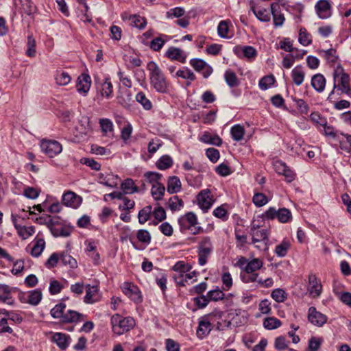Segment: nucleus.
Listing matches in <instances>:
<instances>
[{"label":"nucleus","instance_id":"obj_1","mask_svg":"<svg viewBox=\"0 0 351 351\" xmlns=\"http://www.w3.org/2000/svg\"><path fill=\"white\" fill-rule=\"evenodd\" d=\"M151 86L158 93L166 94L170 90V83L158 64L150 61L147 64Z\"/></svg>","mask_w":351,"mask_h":351},{"label":"nucleus","instance_id":"obj_2","mask_svg":"<svg viewBox=\"0 0 351 351\" xmlns=\"http://www.w3.org/2000/svg\"><path fill=\"white\" fill-rule=\"evenodd\" d=\"M110 324L112 332L117 335H121L134 327L135 321L131 317H124L119 314H114L111 317Z\"/></svg>","mask_w":351,"mask_h":351},{"label":"nucleus","instance_id":"obj_3","mask_svg":"<svg viewBox=\"0 0 351 351\" xmlns=\"http://www.w3.org/2000/svg\"><path fill=\"white\" fill-rule=\"evenodd\" d=\"M263 266L261 259L255 258L251 259L245 267V271L241 273V279L244 283H251L258 280L259 277L256 272Z\"/></svg>","mask_w":351,"mask_h":351},{"label":"nucleus","instance_id":"obj_4","mask_svg":"<svg viewBox=\"0 0 351 351\" xmlns=\"http://www.w3.org/2000/svg\"><path fill=\"white\" fill-rule=\"evenodd\" d=\"M178 222L181 232L191 230L193 234H197L203 232V228L201 226H196L197 224V217L193 212H188L180 216Z\"/></svg>","mask_w":351,"mask_h":351},{"label":"nucleus","instance_id":"obj_5","mask_svg":"<svg viewBox=\"0 0 351 351\" xmlns=\"http://www.w3.org/2000/svg\"><path fill=\"white\" fill-rule=\"evenodd\" d=\"M214 250V246L211 238L204 236L200 238L197 245L198 264L201 266L205 265L208 258Z\"/></svg>","mask_w":351,"mask_h":351},{"label":"nucleus","instance_id":"obj_6","mask_svg":"<svg viewBox=\"0 0 351 351\" xmlns=\"http://www.w3.org/2000/svg\"><path fill=\"white\" fill-rule=\"evenodd\" d=\"M40 147L42 152L49 158L55 157L62 151V145L55 140L43 139L40 141Z\"/></svg>","mask_w":351,"mask_h":351},{"label":"nucleus","instance_id":"obj_7","mask_svg":"<svg viewBox=\"0 0 351 351\" xmlns=\"http://www.w3.org/2000/svg\"><path fill=\"white\" fill-rule=\"evenodd\" d=\"M123 293L134 302L138 304L143 300L138 287L133 283L125 282L121 286Z\"/></svg>","mask_w":351,"mask_h":351},{"label":"nucleus","instance_id":"obj_8","mask_svg":"<svg viewBox=\"0 0 351 351\" xmlns=\"http://www.w3.org/2000/svg\"><path fill=\"white\" fill-rule=\"evenodd\" d=\"M349 76L343 73H338L335 71L334 73V88L335 90L337 88L343 93L348 94L350 91L349 86ZM334 93V90L331 92L330 96Z\"/></svg>","mask_w":351,"mask_h":351},{"label":"nucleus","instance_id":"obj_9","mask_svg":"<svg viewBox=\"0 0 351 351\" xmlns=\"http://www.w3.org/2000/svg\"><path fill=\"white\" fill-rule=\"evenodd\" d=\"M197 203L199 208L206 213L212 206L214 200L209 190H202L197 195Z\"/></svg>","mask_w":351,"mask_h":351},{"label":"nucleus","instance_id":"obj_10","mask_svg":"<svg viewBox=\"0 0 351 351\" xmlns=\"http://www.w3.org/2000/svg\"><path fill=\"white\" fill-rule=\"evenodd\" d=\"M308 291L313 298H318L322 293V285L315 274H311L308 276Z\"/></svg>","mask_w":351,"mask_h":351},{"label":"nucleus","instance_id":"obj_11","mask_svg":"<svg viewBox=\"0 0 351 351\" xmlns=\"http://www.w3.org/2000/svg\"><path fill=\"white\" fill-rule=\"evenodd\" d=\"M234 53L240 58H247L248 60L254 59L257 56V51L252 46H239L234 47Z\"/></svg>","mask_w":351,"mask_h":351},{"label":"nucleus","instance_id":"obj_12","mask_svg":"<svg viewBox=\"0 0 351 351\" xmlns=\"http://www.w3.org/2000/svg\"><path fill=\"white\" fill-rule=\"evenodd\" d=\"M62 202L66 206L77 208L82 204V199L74 192L68 191L63 194Z\"/></svg>","mask_w":351,"mask_h":351},{"label":"nucleus","instance_id":"obj_13","mask_svg":"<svg viewBox=\"0 0 351 351\" xmlns=\"http://www.w3.org/2000/svg\"><path fill=\"white\" fill-rule=\"evenodd\" d=\"M316 13L322 19H326L332 15V7L329 1H317L315 6Z\"/></svg>","mask_w":351,"mask_h":351},{"label":"nucleus","instance_id":"obj_14","mask_svg":"<svg viewBox=\"0 0 351 351\" xmlns=\"http://www.w3.org/2000/svg\"><path fill=\"white\" fill-rule=\"evenodd\" d=\"M308 318L313 324L317 326H323L327 321L326 316L317 311L315 307L309 308Z\"/></svg>","mask_w":351,"mask_h":351},{"label":"nucleus","instance_id":"obj_15","mask_svg":"<svg viewBox=\"0 0 351 351\" xmlns=\"http://www.w3.org/2000/svg\"><path fill=\"white\" fill-rule=\"evenodd\" d=\"M15 288L9 287L7 285L0 284V302L12 305L14 300L12 296V293L15 291Z\"/></svg>","mask_w":351,"mask_h":351},{"label":"nucleus","instance_id":"obj_16","mask_svg":"<svg viewBox=\"0 0 351 351\" xmlns=\"http://www.w3.org/2000/svg\"><path fill=\"white\" fill-rule=\"evenodd\" d=\"M165 56L171 60H176L181 63H185L186 60V55L180 48L171 47H169L166 53Z\"/></svg>","mask_w":351,"mask_h":351},{"label":"nucleus","instance_id":"obj_17","mask_svg":"<svg viewBox=\"0 0 351 351\" xmlns=\"http://www.w3.org/2000/svg\"><path fill=\"white\" fill-rule=\"evenodd\" d=\"M97 88L103 97L109 99L112 97L113 86L109 77H106L104 81L99 83Z\"/></svg>","mask_w":351,"mask_h":351},{"label":"nucleus","instance_id":"obj_18","mask_svg":"<svg viewBox=\"0 0 351 351\" xmlns=\"http://www.w3.org/2000/svg\"><path fill=\"white\" fill-rule=\"evenodd\" d=\"M90 77L88 74L82 73L77 78L76 85L77 92L86 95L90 89Z\"/></svg>","mask_w":351,"mask_h":351},{"label":"nucleus","instance_id":"obj_19","mask_svg":"<svg viewBox=\"0 0 351 351\" xmlns=\"http://www.w3.org/2000/svg\"><path fill=\"white\" fill-rule=\"evenodd\" d=\"M251 234L252 235V243H256L261 241H265L268 239V231L267 229H258L254 225L251 228Z\"/></svg>","mask_w":351,"mask_h":351},{"label":"nucleus","instance_id":"obj_20","mask_svg":"<svg viewBox=\"0 0 351 351\" xmlns=\"http://www.w3.org/2000/svg\"><path fill=\"white\" fill-rule=\"evenodd\" d=\"M199 140L204 143L220 146L222 144L221 138L216 134H212L208 132H204Z\"/></svg>","mask_w":351,"mask_h":351},{"label":"nucleus","instance_id":"obj_21","mask_svg":"<svg viewBox=\"0 0 351 351\" xmlns=\"http://www.w3.org/2000/svg\"><path fill=\"white\" fill-rule=\"evenodd\" d=\"M251 10L256 18L262 22H268L271 19V9L252 6Z\"/></svg>","mask_w":351,"mask_h":351},{"label":"nucleus","instance_id":"obj_22","mask_svg":"<svg viewBox=\"0 0 351 351\" xmlns=\"http://www.w3.org/2000/svg\"><path fill=\"white\" fill-rule=\"evenodd\" d=\"M85 315L77 311L68 310L62 319V323H77L84 319Z\"/></svg>","mask_w":351,"mask_h":351},{"label":"nucleus","instance_id":"obj_23","mask_svg":"<svg viewBox=\"0 0 351 351\" xmlns=\"http://www.w3.org/2000/svg\"><path fill=\"white\" fill-rule=\"evenodd\" d=\"M305 71L302 65H298L291 71V77L293 83L296 86H300L305 77Z\"/></svg>","mask_w":351,"mask_h":351},{"label":"nucleus","instance_id":"obj_24","mask_svg":"<svg viewBox=\"0 0 351 351\" xmlns=\"http://www.w3.org/2000/svg\"><path fill=\"white\" fill-rule=\"evenodd\" d=\"M99 291L97 286L86 285V295L84 298V302L86 304H93L97 301L96 295Z\"/></svg>","mask_w":351,"mask_h":351},{"label":"nucleus","instance_id":"obj_25","mask_svg":"<svg viewBox=\"0 0 351 351\" xmlns=\"http://www.w3.org/2000/svg\"><path fill=\"white\" fill-rule=\"evenodd\" d=\"M311 86L318 93H322L326 86V79L322 74L317 73L311 78Z\"/></svg>","mask_w":351,"mask_h":351},{"label":"nucleus","instance_id":"obj_26","mask_svg":"<svg viewBox=\"0 0 351 351\" xmlns=\"http://www.w3.org/2000/svg\"><path fill=\"white\" fill-rule=\"evenodd\" d=\"M271 14L273 16L274 25L276 27H280L285 22V17L282 14L278 11L279 5L277 3H273L270 5Z\"/></svg>","mask_w":351,"mask_h":351},{"label":"nucleus","instance_id":"obj_27","mask_svg":"<svg viewBox=\"0 0 351 351\" xmlns=\"http://www.w3.org/2000/svg\"><path fill=\"white\" fill-rule=\"evenodd\" d=\"M211 331V324L208 320L202 319L199 322L197 330V335L199 338L203 339Z\"/></svg>","mask_w":351,"mask_h":351},{"label":"nucleus","instance_id":"obj_28","mask_svg":"<svg viewBox=\"0 0 351 351\" xmlns=\"http://www.w3.org/2000/svg\"><path fill=\"white\" fill-rule=\"evenodd\" d=\"M42 292L39 289H35L28 292L25 295V300L29 304L38 305L42 300Z\"/></svg>","mask_w":351,"mask_h":351},{"label":"nucleus","instance_id":"obj_29","mask_svg":"<svg viewBox=\"0 0 351 351\" xmlns=\"http://www.w3.org/2000/svg\"><path fill=\"white\" fill-rule=\"evenodd\" d=\"M13 330L9 326L7 317V311L5 309H0V333L8 332L12 333Z\"/></svg>","mask_w":351,"mask_h":351},{"label":"nucleus","instance_id":"obj_30","mask_svg":"<svg viewBox=\"0 0 351 351\" xmlns=\"http://www.w3.org/2000/svg\"><path fill=\"white\" fill-rule=\"evenodd\" d=\"M121 189L124 194H133L139 191L138 187L135 185L134 180L130 178H128L122 182Z\"/></svg>","mask_w":351,"mask_h":351},{"label":"nucleus","instance_id":"obj_31","mask_svg":"<svg viewBox=\"0 0 351 351\" xmlns=\"http://www.w3.org/2000/svg\"><path fill=\"white\" fill-rule=\"evenodd\" d=\"M231 22L229 20L221 21L217 26L218 36L222 38H228L230 32V25Z\"/></svg>","mask_w":351,"mask_h":351},{"label":"nucleus","instance_id":"obj_32","mask_svg":"<svg viewBox=\"0 0 351 351\" xmlns=\"http://www.w3.org/2000/svg\"><path fill=\"white\" fill-rule=\"evenodd\" d=\"M45 247V241L43 238H39L38 235L34 239V244L31 251V254L34 257H38L42 254Z\"/></svg>","mask_w":351,"mask_h":351},{"label":"nucleus","instance_id":"obj_33","mask_svg":"<svg viewBox=\"0 0 351 351\" xmlns=\"http://www.w3.org/2000/svg\"><path fill=\"white\" fill-rule=\"evenodd\" d=\"M181 189V182L177 176L170 177L167 182V192L173 194L179 192Z\"/></svg>","mask_w":351,"mask_h":351},{"label":"nucleus","instance_id":"obj_34","mask_svg":"<svg viewBox=\"0 0 351 351\" xmlns=\"http://www.w3.org/2000/svg\"><path fill=\"white\" fill-rule=\"evenodd\" d=\"M52 340L61 349H66L69 346V337L61 332H56L53 335Z\"/></svg>","mask_w":351,"mask_h":351},{"label":"nucleus","instance_id":"obj_35","mask_svg":"<svg viewBox=\"0 0 351 351\" xmlns=\"http://www.w3.org/2000/svg\"><path fill=\"white\" fill-rule=\"evenodd\" d=\"M55 80L57 84L66 86L71 82V77L67 72L57 71L55 75Z\"/></svg>","mask_w":351,"mask_h":351},{"label":"nucleus","instance_id":"obj_36","mask_svg":"<svg viewBox=\"0 0 351 351\" xmlns=\"http://www.w3.org/2000/svg\"><path fill=\"white\" fill-rule=\"evenodd\" d=\"M168 36L162 34L154 38L151 42L149 47L154 51H159L167 40Z\"/></svg>","mask_w":351,"mask_h":351},{"label":"nucleus","instance_id":"obj_37","mask_svg":"<svg viewBox=\"0 0 351 351\" xmlns=\"http://www.w3.org/2000/svg\"><path fill=\"white\" fill-rule=\"evenodd\" d=\"M66 307V306L64 302H59L51 310L50 314L53 318L60 319L62 321L65 314Z\"/></svg>","mask_w":351,"mask_h":351},{"label":"nucleus","instance_id":"obj_38","mask_svg":"<svg viewBox=\"0 0 351 351\" xmlns=\"http://www.w3.org/2000/svg\"><path fill=\"white\" fill-rule=\"evenodd\" d=\"M165 192V186L160 183L154 184L151 189L152 197L156 200H160L162 199Z\"/></svg>","mask_w":351,"mask_h":351},{"label":"nucleus","instance_id":"obj_39","mask_svg":"<svg viewBox=\"0 0 351 351\" xmlns=\"http://www.w3.org/2000/svg\"><path fill=\"white\" fill-rule=\"evenodd\" d=\"M230 134L234 141H240L243 138L245 129L240 124L234 125L230 129Z\"/></svg>","mask_w":351,"mask_h":351},{"label":"nucleus","instance_id":"obj_40","mask_svg":"<svg viewBox=\"0 0 351 351\" xmlns=\"http://www.w3.org/2000/svg\"><path fill=\"white\" fill-rule=\"evenodd\" d=\"M168 208L172 211H179L184 206V202L178 196L174 195L167 202Z\"/></svg>","mask_w":351,"mask_h":351},{"label":"nucleus","instance_id":"obj_41","mask_svg":"<svg viewBox=\"0 0 351 351\" xmlns=\"http://www.w3.org/2000/svg\"><path fill=\"white\" fill-rule=\"evenodd\" d=\"M71 232L70 228L64 224V223L56 228H53V230H51V234L56 237H68L71 234Z\"/></svg>","mask_w":351,"mask_h":351},{"label":"nucleus","instance_id":"obj_42","mask_svg":"<svg viewBox=\"0 0 351 351\" xmlns=\"http://www.w3.org/2000/svg\"><path fill=\"white\" fill-rule=\"evenodd\" d=\"M152 213V207L150 205L146 206L141 210H139L138 214L139 223L144 224L145 222H147L149 219Z\"/></svg>","mask_w":351,"mask_h":351},{"label":"nucleus","instance_id":"obj_43","mask_svg":"<svg viewBox=\"0 0 351 351\" xmlns=\"http://www.w3.org/2000/svg\"><path fill=\"white\" fill-rule=\"evenodd\" d=\"M174 77H181L184 80H190L191 82H193L196 79L194 73L188 67H184L182 69L177 71Z\"/></svg>","mask_w":351,"mask_h":351},{"label":"nucleus","instance_id":"obj_44","mask_svg":"<svg viewBox=\"0 0 351 351\" xmlns=\"http://www.w3.org/2000/svg\"><path fill=\"white\" fill-rule=\"evenodd\" d=\"M173 165V160L171 157L168 155H164L160 157L156 162V167L160 170H165L169 169Z\"/></svg>","mask_w":351,"mask_h":351},{"label":"nucleus","instance_id":"obj_45","mask_svg":"<svg viewBox=\"0 0 351 351\" xmlns=\"http://www.w3.org/2000/svg\"><path fill=\"white\" fill-rule=\"evenodd\" d=\"M135 98L136 101L141 104L145 110H149L152 108L151 101L146 97L143 92L141 91L138 93Z\"/></svg>","mask_w":351,"mask_h":351},{"label":"nucleus","instance_id":"obj_46","mask_svg":"<svg viewBox=\"0 0 351 351\" xmlns=\"http://www.w3.org/2000/svg\"><path fill=\"white\" fill-rule=\"evenodd\" d=\"M16 230L18 234L23 239H27L29 237H31L34 232V226H16Z\"/></svg>","mask_w":351,"mask_h":351},{"label":"nucleus","instance_id":"obj_47","mask_svg":"<svg viewBox=\"0 0 351 351\" xmlns=\"http://www.w3.org/2000/svg\"><path fill=\"white\" fill-rule=\"evenodd\" d=\"M298 41L303 46H308L312 43L311 35L304 27H301L300 29Z\"/></svg>","mask_w":351,"mask_h":351},{"label":"nucleus","instance_id":"obj_48","mask_svg":"<svg viewBox=\"0 0 351 351\" xmlns=\"http://www.w3.org/2000/svg\"><path fill=\"white\" fill-rule=\"evenodd\" d=\"M60 261L64 265H69L71 268H75L77 266L76 260L66 252L60 253Z\"/></svg>","mask_w":351,"mask_h":351},{"label":"nucleus","instance_id":"obj_49","mask_svg":"<svg viewBox=\"0 0 351 351\" xmlns=\"http://www.w3.org/2000/svg\"><path fill=\"white\" fill-rule=\"evenodd\" d=\"M291 246L288 241L284 240L280 244L277 245L275 248V253L278 257H284L287 255L288 250Z\"/></svg>","mask_w":351,"mask_h":351},{"label":"nucleus","instance_id":"obj_50","mask_svg":"<svg viewBox=\"0 0 351 351\" xmlns=\"http://www.w3.org/2000/svg\"><path fill=\"white\" fill-rule=\"evenodd\" d=\"M192 266L190 264L186 263L182 261H180L173 266L172 269L176 273L185 274L186 272H189Z\"/></svg>","mask_w":351,"mask_h":351},{"label":"nucleus","instance_id":"obj_51","mask_svg":"<svg viewBox=\"0 0 351 351\" xmlns=\"http://www.w3.org/2000/svg\"><path fill=\"white\" fill-rule=\"evenodd\" d=\"M224 78L227 84L231 88L235 87L239 84L238 79L235 73L231 70L226 71Z\"/></svg>","mask_w":351,"mask_h":351},{"label":"nucleus","instance_id":"obj_52","mask_svg":"<svg viewBox=\"0 0 351 351\" xmlns=\"http://www.w3.org/2000/svg\"><path fill=\"white\" fill-rule=\"evenodd\" d=\"M292 218L291 211L285 208H280L278 210L277 219L281 223H287Z\"/></svg>","mask_w":351,"mask_h":351},{"label":"nucleus","instance_id":"obj_53","mask_svg":"<svg viewBox=\"0 0 351 351\" xmlns=\"http://www.w3.org/2000/svg\"><path fill=\"white\" fill-rule=\"evenodd\" d=\"M263 326L266 329L274 330L281 326V322L274 317H267L264 319Z\"/></svg>","mask_w":351,"mask_h":351},{"label":"nucleus","instance_id":"obj_54","mask_svg":"<svg viewBox=\"0 0 351 351\" xmlns=\"http://www.w3.org/2000/svg\"><path fill=\"white\" fill-rule=\"evenodd\" d=\"M136 238L138 241L149 245L152 240L149 232L145 229L138 230L136 232Z\"/></svg>","mask_w":351,"mask_h":351},{"label":"nucleus","instance_id":"obj_55","mask_svg":"<svg viewBox=\"0 0 351 351\" xmlns=\"http://www.w3.org/2000/svg\"><path fill=\"white\" fill-rule=\"evenodd\" d=\"M27 47L26 55L31 58L34 57L36 56V41L32 34L27 36Z\"/></svg>","mask_w":351,"mask_h":351},{"label":"nucleus","instance_id":"obj_56","mask_svg":"<svg viewBox=\"0 0 351 351\" xmlns=\"http://www.w3.org/2000/svg\"><path fill=\"white\" fill-rule=\"evenodd\" d=\"M275 82V78L272 75L265 76L262 77L259 82L258 86L261 90H267L271 87Z\"/></svg>","mask_w":351,"mask_h":351},{"label":"nucleus","instance_id":"obj_57","mask_svg":"<svg viewBox=\"0 0 351 351\" xmlns=\"http://www.w3.org/2000/svg\"><path fill=\"white\" fill-rule=\"evenodd\" d=\"M99 124L104 134H107L113 131V123L109 119H100Z\"/></svg>","mask_w":351,"mask_h":351},{"label":"nucleus","instance_id":"obj_58","mask_svg":"<svg viewBox=\"0 0 351 351\" xmlns=\"http://www.w3.org/2000/svg\"><path fill=\"white\" fill-rule=\"evenodd\" d=\"M252 201L256 206L261 207L268 202V199L265 194L257 193L254 195Z\"/></svg>","mask_w":351,"mask_h":351},{"label":"nucleus","instance_id":"obj_59","mask_svg":"<svg viewBox=\"0 0 351 351\" xmlns=\"http://www.w3.org/2000/svg\"><path fill=\"white\" fill-rule=\"evenodd\" d=\"M185 13V10L184 8L181 7H176L172 9H170L166 13V16L168 19H173V18H179L182 16Z\"/></svg>","mask_w":351,"mask_h":351},{"label":"nucleus","instance_id":"obj_60","mask_svg":"<svg viewBox=\"0 0 351 351\" xmlns=\"http://www.w3.org/2000/svg\"><path fill=\"white\" fill-rule=\"evenodd\" d=\"M152 215L156 220L158 221H162L167 217L166 212L165 209L160 206L158 205L154 210H152Z\"/></svg>","mask_w":351,"mask_h":351},{"label":"nucleus","instance_id":"obj_61","mask_svg":"<svg viewBox=\"0 0 351 351\" xmlns=\"http://www.w3.org/2000/svg\"><path fill=\"white\" fill-rule=\"evenodd\" d=\"M207 296L209 301H218L221 300L225 298V293L220 289H215L208 291Z\"/></svg>","mask_w":351,"mask_h":351},{"label":"nucleus","instance_id":"obj_62","mask_svg":"<svg viewBox=\"0 0 351 351\" xmlns=\"http://www.w3.org/2000/svg\"><path fill=\"white\" fill-rule=\"evenodd\" d=\"M144 176L149 183L152 184V185H154V184L160 183L159 180L162 178V175L160 173L154 171L146 172Z\"/></svg>","mask_w":351,"mask_h":351},{"label":"nucleus","instance_id":"obj_63","mask_svg":"<svg viewBox=\"0 0 351 351\" xmlns=\"http://www.w3.org/2000/svg\"><path fill=\"white\" fill-rule=\"evenodd\" d=\"M63 285L56 280H51L50 281L49 291L51 295H56L62 291Z\"/></svg>","mask_w":351,"mask_h":351},{"label":"nucleus","instance_id":"obj_64","mask_svg":"<svg viewBox=\"0 0 351 351\" xmlns=\"http://www.w3.org/2000/svg\"><path fill=\"white\" fill-rule=\"evenodd\" d=\"M271 297L277 302H282L287 298L286 292L282 289H276L272 291Z\"/></svg>","mask_w":351,"mask_h":351}]
</instances>
